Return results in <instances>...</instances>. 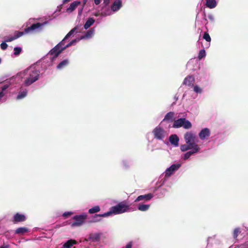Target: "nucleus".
<instances>
[{
  "label": "nucleus",
  "mask_w": 248,
  "mask_h": 248,
  "mask_svg": "<svg viewBox=\"0 0 248 248\" xmlns=\"http://www.w3.org/2000/svg\"><path fill=\"white\" fill-rule=\"evenodd\" d=\"M82 40L80 39V37L77 38L70 42L65 44L64 40H62L59 43H58L54 47L51 49L46 55V59L48 58L50 59V62L49 64V65H52L53 62L57 58L59 55L65 49L72 46L76 45L80 40Z\"/></svg>",
  "instance_id": "obj_1"
},
{
  "label": "nucleus",
  "mask_w": 248,
  "mask_h": 248,
  "mask_svg": "<svg viewBox=\"0 0 248 248\" xmlns=\"http://www.w3.org/2000/svg\"><path fill=\"white\" fill-rule=\"evenodd\" d=\"M19 75L24 78V85L29 86L39 79L40 71L36 65L33 64L20 72Z\"/></svg>",
  "instance_id": "obj_2"
},
{
  "label": "nucleus",
  "mask_w": 248,
  "mask_h": 248,
  "mask_svg": "<svg viewBox=\"0 0 248 248\" xmlns=\"http://www.w3.org/2000/svg\"><path fill=\"white\" fill-rule=\"evenodd\" d=\"M48 23V21H45L43 23H37L33 24L30 27L25 29V32L22 31H16L15 32L14 35L6 36L4 37V40L5 42H12L20 37L23 35L25 33H29L33 31H40L42 30V27Z\"/></svg>",
  "instance_id": "obj_3"
},
{
  "label": "nucleus",
  "mask_w": 248,
  "mask_h": 248,
  "mask_svg": "<svg viewBox=\"0 0 248 248\" xmlns=\"http://www.w3.org/2000/svg\"><path fill=\"white\" fill-rule=\"evenodd\" d=\"M130 211V208L128 205H126L124 202H120L116 205L111 207L110 208L109 211L103 214L96 215V216L100 217H107L112 214H120L125 212H129Z\"/></svg>",
  "instance_id": "obj_4"
},
{
  "label": "nucleus",
  "mask_w": 248,
  "mask_h": 248,
  "mask_svg": "<svg viewBox=\"0 0 248 248\" xmlns=\"http://www.w3.org/2000/svg\"><path fill=\"white\" fill-rule=\"evenodd\" d=\"M184 139L186 144H188L193 148L201 150V147L197 144L198 138L196 135L192 131L186 132L184 135Z\"/></svg>",
  "instance_id": "obj_5"
},
{
  "label": "nucleus",
  "mask_w": 248,
  "mask_h": 248,
  "mask_svg": "<svg viewBox=\"0 0 248 248\" xmlns=\"http://www.w3.org/2000/svg\"><path fill=\"white\" fill-rule=\"evenodd\" d=\"M154 139L160 141H163L167 138V132L160 125L155 127L152 131Z\"/></svg>",
  "instance_id": "obj_6"
},
{
  "label": "nucleus",
  "mask_w": 248,
  "mask_h": 248,
  "mask_svg": "<svg viewBox=\"0 0 248 248\" xmlns=\"http://www.w3.org/2000/svg\"><path fill=\"white\" fill-rule=\"evenodd\" d=\"M87 217L88 215L86 213L74 216L72 217L74 221L71 223V226L73 227L82 226L85 223Z\"/></svg>",
  "instance_id": "obj_7"
},
{
  "label": "nucleus",
  "mask_w": 248,
  "mask_h": 248,
  "mask_svg": "<svg viewBox=\"0 0 248 248\" xmlns=\"http://www.w3.org/2000/svg\"><path fill=\"white\" fill-rule=\"evenodd\" d=\"M181 127L186 129H189L192 127V124L189 120L186 118H179L174 121L172 127L178 128Z\"/></svg>",
  "instance_id": "obj_8"
},
{
  "label": "nucleus",
  "mask_w": 248,
  "mask_h": 248,
  "mask_svg": "<svg viewBox=\"0 0 248 248\" xmlns=\"http://www.w3.org/2000/svg\"><path fill=\"white\" fill-rule=\"evenodd\" d=\"M17 77H13L8 80L6 81L0 87V101L3 97L7 93V89L13 84Z\"/></svg>",
  "instance_id": "obj_9"
},
{
  "label": "nucleus",
  "mask_w": 248,
  "mask_h": 248,
  "mask_svg": "<svg viewBox=\"0 0 248 248\" xmlns=\"http://www.w3.org/2000/svg\"><path fill=\"white\" fill-rule=\"evenodd\" d=\"M181 166V164L177 163L171 165L169 168H167L165 172V177H169L177 171Z\"/></svg>",
  "instance_id": "obj_10"
},
{
  "label": "nucleus",
  "mask_w": 248,
  "mask_h": 248,
  "mask_svg": "<svg viewBox=\"0 0 248 248\" xmlns=\"http://www.w3.org/2000/svg\"><path fill=\"white\" fill-rule=\"evenodd\" d=\"M26 87V86L24 85V83H23L18 88V94L16 98L17 100L22 99L27 95L28 90Z\"/></svg>",
  "instance_id": "obj_11"
},
{
  "label": "nucleus",
  "mask_w": 248,
  "mask_h": 248,
  "mask_svg": "<svg viewBox=\"0 0 248 248\" xmlns=\"http://www.w3.org/2000/svg\"><path fill=\"white\" fill-rule=\"evenodd\" d=\"M154 195L152 193H148L147 194L142 195L139 196L134 201L135 202H148L151 200L153 197Z\"/></svg>",
  "instance_id": "obj_12"
},
{
  "label": "nucleus",
  "mask_w": 248,
  "mask_h": 248,
  "mask_svg": "<svg viewBox=\"0 0 248 248\" xmlns=\"http://www.w3.org/2000/svg\"><path fill=\"white\" fill-rule=\"evenodd\" d=\"M211 135V131L208 128H202L199 133L198 136L199 139L203 140H207Z\"/></svg>",
  "instance_id": "obj_13"
},
{
  "label": "nucleus",
  "mask_w": 248,
  "mask_h": 248,
  "mask_svg": "<svg viewBox=\"0 0 248 248\" xmlns=\"http://www.w3.org/2000/svg\"><path fill=\"white\" fill-rule=\"evenodd\" d=\"M200 151V149L195 148L192 149L190 151L186 152V153L183 154L181 156V158L184 160H187L192 155L198 153Z\"/></svg>",
  "instance_id": "obj_14"
},
{
  "label": "nucleus",
  "mask_w": 248,
  "mask_h": 248,
  "mask_svg": "<svg viewBox=\"0 0 248 248\" xmlns=\"http://www.w3.org/2000/svg\"><path fill=\"white\" fill-rule=\"evenodd\" d=\"M26 220V217L25 215L19 214L18 213L16 214L13 218V222L15 223L19 222H23Z\"/></svg>",
  "instance_id": "obj_15"
},
{
  "label": "nucleus",
  "mask_w": 248,
  "mask_h": 248,
  "mask_svg": "<svg viewBox=\"0 0 248 248\" xmlns=\"http://www.w3.org/2000/svg\"><path fill=\"white\" fill-rule=\"evenodd\" d=\"M122 7V1L121 0H115L111 5V8L113 12L115 13L118 11Z\"/></svg>",
  "instance_id": "obj_16"
},
{
  "label": "nucleus",
  "mask_w": 248,
  "mask_h": 248,
  "mask_svg": "<svg viewBox=\"0 0 248 248\" xmlns=\"http://www.w3.org/2000/svg\"><path fill=\"white\" fill-rule=\"evenodd\" d=\"M101 233L95 232L90 234L88 239L92 242H98L100 240Z\"/></svg>",
  "instance_id": "obj_17"
},
{
  "label": "nucleus",
  "mask_w": 248,
  "mask_h": 248,
  "mask_svg": "<svg viewBox=\"0 0 248 248\" xmlns=\"http://www.w3.org/2000/svg\"><path fill=\"white\" fill-rule=\"evenodd\" d=\"M137 204V209L142 212H146L148 211L150 207V204H145L143 202H138Z\"/></svg>",
  "instance_id": "obj_18"
},
{
  "label": "nucleus",
  "mask_w": 248,
  "mask_h": 248,
  "mask_svg": "<svg viewBox=\"0 0 248 248\" xmlns=\"http://www.w3.org/2000/svg\"><path fill=\"white\" fill-rule=\"evenodd\" d=\"M94 28H92L88 30L85 34L80 36V39H89L91 38L94 34Z\"/></svg>",
  "instance_id": "obj_19"
},
{
  "label": "nucleus",
  "mask_w": 248,
  "mask_h": 248,
  "mask_svg": "<svg viewBox=\"0 0 248 248\" xmlns=\"http://www.w3.org/2000/svg\"><path fill=\"white\" fill-rule=\"evenodd\" d=\"M169 141L174 146L177 147L179 145V139L176 135L173 134L170 136Z\"/></svg>",
  "instance_id": "obj_20"
},
{
  "label": "nucleus",
  "mask_w": 248,
  "mask_h": 248,
  "mask_svg": "<svg viewBox=\"0 0 248 248\" xmlns=\"http://www.w3.org/2000/svg\"><path fill=\"white\" fill-rule=\"evenodd\" d=\"M81 26L80 25L79 26H77L72 29L65 36V37L63 39L64 41H66L67 39H68L69 37L72 35L73 34L80 32L79 28Z\"/></svg>",
  "instance_id": "obj_21"
},
{
  "label": "nucleus",
  "mask_w": 248,
  "mask_h": 248,
  "mask_svg": "<svg viewBox=\"0 0 248 248\" xmlns=\"http://www.w3.org/2000/svg\"><path fill=\"white\" fill-rule=\"evenodd\" d=\"M174 113L173 112L170 111L166 114L163 121L167 122L168 123L172 122L174 121Z\"/></svg>",
  "instance_id": "obj_22"
},
{
  "label": "nucleus",
  "mask_w": 248,
  "mask_h": 248,
  "mask_svg": "<svg viewBox=\"0 0 248 248\" xmlns=\"http://www.w3.org/2000/svg\"><path fill=\"white\" fill-rule=\"evenodd\" d=\"M80 1H74L71 3L70 6L66 9L67 12L70 13L72 12L80 4Z\"/></svg>",
  "instance_id": "obj_23"
},
{
  "label": "nucleus",
  "mask_w": 248,
  "mask_h": 248,
  "mask_svg": "<svg viewBox=\"0 0 248 248\" xmlns=\"http://www.w3.org/2000/svg\"><path fill=\"white\" fill-rule=\"evenodd\" d=\"M194 81V78L193 76H188L185 78L183 81V84L190 86Z\"/></svg>",
  "instance_id": "obj_24"
},
{
  "label": "nucleus",
  "mask_w": 248,
  "mask_h": 248,
  "mask_svg": "<svg viewBox=\"0 0 248 248\" xmlns=\"http://www.w3.org/2000/svg\"><path fill=\"white\" fill-rule=\"evenodd\" d=\"M77 243L75 240L69 239L63 244L62 248H71L73 245H76Z\"/></svg>",
  "instance_id": "obj_25"
},
{
  "label": "nucleus",
  "mask_w": 248,
  "mask_h": 248,
  "mask_svg": "<svg viewBox=\"0 0 248 248\" xmlns=\"http://www.w3.org/2000/svg\"><path fill=\"white\" fill-rule=\"evenodd\" d=\"M69 63V61L68 59H64L57 66V69L59 70L62 69L67 66Z\"/></svg>",
  "instance_id": "obj_26"
},
{
  "label": "nucleus",
  "mask_w": 248,
  "mask_h": 248,
  "mask_svg": "<svg viewBox=\"0 0 248 248\" xmlns=\"http://www.w3.org/2000/svg\"><path fill=\"white\" fill-rule=\"evenodd\" d=\"M114 14L112 11L111 8H109L108 7L104 9V10L101 12V15L103 17H106L108 16H110Z\"/></svg>",
  "instance_id": "obj_27"
},
{
  "label": "nucleus",
  "mask_w": 248,
  "mask_h": 248,
  "mask_svg": "<svg viewBox=\"0 0 248 248\" xmlns=\"http://www.w3.org/2000/svg\"><path fill=\"white\" fill-rule=\"evenodd\" d=\"M217 4L216 0H206V6L210 9L214 8Z\"/></svg>",
  "instance_id": "obj_28"
},
{
  "label": "nucleus",
  "mask_w": 248,
  "mask_h": 248,
  "mask_svg": "<svg viewBox=\"0 0 248 248\" xmlns=\"http://www.w3.org/2000/svg\"><path fill=\"white\" fill-rule=\"evenodd\" d=\"M95 20L92 17L88 18L86 22H85L84 28L85 29H88L94 23Z\"/></svg>",
  "instance_id": "obj_29"
},
{
  "label": "nucleus",
  "mask_w": 248,
  "mask_h": 248,
  "mask_svg": "<svg viewBox=\"0 0 248 248\" xmlns=\"http://www.w3.org/2000/svg\"><path fill=\"white\" fill-rule=\"evenodd\" d=\"M29 232V229L26 227H19L16 229L15 233L16 234H24Z\"/></svg>",
  "instance_id": "obj_30"
},
{
  "label": "nucleus",
  "mask_w": 248,
  "mask_h": 248,
  "mask_svg": "<svg viewBox=\"0 0 248 248\" xmlns=\"http://www.w3.org/2000/svg\"><path fill=\"white\" fill-rule=\"evenodd\" d=\"M192 149H193L192 146H191L188 144H183L180 146V150L182 152H186L189 150H191Z\"/></svg>",
  "instance_id": "obj_31"
},
{
  "label": "nucleus",
  "mask_w": 248,
  "mask_h": 248,
  "mask_svg": "<svg viewBox=\"0 0 248 248\" xmlns=\"http://www.w3.org/2000/svg\"><path fill=\"white\" fill-rule=\"evenodd\" d=\"M100 210V208L99 206L96 205V206H93V207L90 208L88 212H89V213L92 214H94L95 213H97V212H99Z\"/></svg>",
  "instance_id": "obj_32"
},
{
  "label": "nucleus",
  "mask_w": 248,
  "mask_h": 248,
  "mask_svg": "<svg viewBox=\"0 0 248 248\" xmlns=\"http://www.w3.org/2000/svg\"><path fill=\"white\" fill-rule=\"evenodd\" d=\"M122 165L124 168L126 169L130 167V163L129 161L126 159H124L122 161Z\"/></svg>",
  "instance_id": "obj_33"
},
{
  "label": "nucleus",
  "mask_w": 248,
  "mask_h": 248,
  "mask_svg": "<svg viewBox=\"0 0 248 248\" xmlns=\"http://www.w3.org/2000/svg\"><path fill=\"white\" fill-rule=\"evenodd\" d=\"M203 38L209 43L207 45L208 46H209L210 44L211 39L208 33H207V32H205L203 35Z\"/></svg>",
  "instance_id": "obj_34"
},
{
  "label": "nucleus",
  "mask_w": 248,
  "mask_h": 248,
  "mask_svg": "<svg viewBox=\"0 0 248 248\" xmlns=\"http://www.w3.org/2000/svg\"><path fill=\"white\" fill-rule=\"evenodd\" d=\"M206 56V52L204 49H201L200 50L199 55H198V59L199 60H202V58H204Z\"/></svg>",
  "instance_id": "obj_35"
},
{
  "label": "nucleus",
  "mask_w": 248,
  "mask_h": 248,
  "mask_svg": "<svg viewBox=\"0 0 248 248\" xmlns=\"http://www.w3.org/2000/svg\"><path fill=\"white\" fill-rule=\"evenodd\" d=\"M193 91L197 93H202L203 92L202 89L198 85H195L193 86Z\"/></svg>",
  "instance_id": "obj_36"
},
{
  "label": "nucleus",
  "mask_w": 248,
  "mask_h": 248,
  "mask_svg": "<svg viewBox=\"0 0 248 248\" xmlns=\"http://www.w3.org/2000/svg\"><path fill=\"white\" fill-rule=\"evenodd\" d=\"M22 51V49L20 47H15L14 48V54L16 56H18L20 54Z\"/></svg>",
  "instance_id": "obj_37"
},
{
  "label": "nucleus",
  "mask_w": 248,
  "mask_h": 248,
  "mask_svg": "<svg viewBox=\"0 0 248 248\" xmlns=\"http://www.w3.org/2000/svg\"><path fill=\"white\" fill-rule=\"evenodd\" d=\"M240 232V229L239 228H235L233 232V236L234 238H236L238 236V233Z\"/></svg>",
  "instance_id": "obj_38"
},
{
  "label": "nucleus",
  "mask_w": 248,
  "mask_h": 248,
  "mask_svg": "<svg viewBox=\"0 0 248 248\" xmlns=\"http://www.w3.org/2000/svg\"><path fill=\"white\" fill-rule=\"evenodd\" d=\"M73 214V213L71 211L65 212L63 213L62 217L64 218H67L68 217H70V216H71Z\"/></svg>",
  "instance_id": "obj_39"
},
{
  "label": "nucleus",
  "mask_w": 248,
  "mask_h": 248,
  "mask_svg": "<svg viewBox=\"0 0 248 248\" xmlns=\"http://www.w3.org/2000/svg\"><path fill=\"white\" fill-rule=\"evenodd\" d=\"M8 47L7 44L4 41V42H2L0 44V48L2 50H5Z\"/></svg>",
  "instance_id": "obj_40"
},
{
  "label": "nucleus",
  "mask_w": 248,
  "mask_h": 248,
  "mask_svg": "<svg viewBox=\"0 0 248 248\" xmlns=\"http://www.w3.org/2000/svg\"><path fill=\"white\" fill-rule=\"evenodd\" d=\"M133 243L132 242H129L126 244L125 246L123 248H132Z\"/></svg>",
  "instance_id": "obj_41"
},
{
  "label": "nucleus",
  "mask_w": 248,
  "mask_h": 248,
  "mask_svg": "<svg viewBox=\"0 0 248 248\" xmlns=\"http://www.w3.org/2000/svg\"><path fill=\"white\" fill-rule=\"evenodd\" d=\"M208 17L211 21H213L214 20V17L211 14L209 15L208 16Z\"/></svg>",
  "instance_id": "obj_42"
},
{
  "label": "nucleus",
  "mask_w": 248,
  "mask_h": 248,
  "mask_svg": "<svg viewBox=\"0 0 248 248\" xmlns=\"http://www.w3.org/2000/svg\"><path fill=\"white\" fill-rule=\"evenodd\" d=\"M101 0H94V3L96 5H99L101 2Z\"/></svg>",
  "instance_id": "obj_43"
},
{
  "label": "nucleus",
  "mask_w": 248,
  "mask_h": 248,
  "mask_svg": "<svg viewBox=\"0 0 248 248\" xmlns=\"http://www.w3.org/2000/svg\"><path fill=\"white\" fill-rule=\"evenodd\" d=\"M103 1L105 5H108L109 3V0H103Z\"/></svg>",
  "instance_id": "obj_44"
},
{
  "label": "nucleus",
  "mask_w": 248,
  "mask_h": 248,
  "mask_svg": "<svg viewBox=\"0 0 248 248\" xmlns=\"http://www.w3.org/2000/svg\"><path fill=\"white\" fill-rule=\"evenodd\" d=\"M83 8H81L80 9H78V15H80L82 12Z\"/></svg>",
  "instance_id": "obj_45"
},
{
  "label": "nucleus",
  "mask_w": 248,
  "mask_h": 248,
  "mask_svg": "<svg viewBox=\"0 0 248 248\" xmlns=\"http://www.w3.org/2000/svg\"><path fill=\"white\" fill-rule=\"evenodd\" d=\"M70 0H62V3L64 4L67 2H68Z\"/></svg>",
  "instance_id": "obj_46"
},
{
  "label": "nucleus",
  "mask_w": 248,
  "mask_h": 248,
  "mask_svg": "<svg viewBox=\"0 0 248 248\" xmlns=\"http://www.w3.org/2000/svg\"><path fill=\"white\" fill-rule=\"evenodd\" d=\"M7 247H8L7 246L3 245V246H0V248H7Z\"/></svg>",
  "instance_id": "obj_47"
},
{
  "label": "nucleus",
  "mask_w": 248,
  "mask_h": 248,
  "mask_svg": "<svg viewBox=\"0 0 248 248\" xmlns=\"http://www.w3.org/2000/svg\"><path fill=\"white\" fill-rule=\"evenodd\" d=\"M174 98L176 100H177L178 99V97H176V96L175 95Z\"/></svg>",
  "instance_id": "obj_48"
}]
</instances>
